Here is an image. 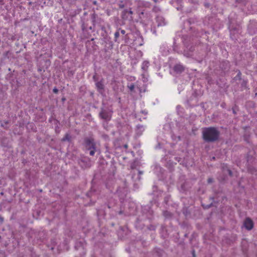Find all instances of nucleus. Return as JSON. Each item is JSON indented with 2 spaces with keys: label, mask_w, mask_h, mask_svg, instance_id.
I'll list each match as a JSON object with an SVG mask.
<instances>
[{
  "label": "nucleus",
  "mask_w": 257,
  "mask_h": 257,
  "mask_svg": "<svg viewBox=\"0 0 257 257\" xmlns=\"http://www.w3.org/2000/svg\"><path fill=\"white\" fill-rule=\"evenodd\" d=\"M127 87L131 91H133L135 88V85L134 84L132 83L130 84V85H128Z\"/></svg>",
  "instance_id": "9b49d317"
},
{
  "label": "nucleus",
  "mask_w": 257,
  "mask_h": 257,
  "mask_svg": "<svg viewBox=\"0 0 257 257\" xmlns=\"http://www.w3.org/2000/svg\"><path fill=\"white\" fill-rule=\"evenodd\" d=\"M93 79H94V80L95 81H96V78H95V76H94L93 77Z\"/></svg>",
  "instance_id": "b1692460"
},
{
  "label": "nucleus",
  "mask_w": 257,
  "mask_h": 257,
  "mask_svg": "<svg viewBox=\"0 0 257 257\" xmlns=\"http://www.w3.org/2000/svg\"><path fill=\"white\" fill-rule=\"evenodd\" d=\"M164 215H165V216H167V215H170V213H169V212H167V211H166V212H165L164 213Z\"/></svg>",
  "instance_id": "6ab92c4d"
},
{
  "label": "nucleus",
  "mask_w": 257,
  "mask_h": 257,
  "mask_svg": "<svg viewBox=\"0 0 257 257\" xmlns=\"http://www.w3.org/2000/svg\"><path fill=\"white\" fill-rule=\"evenodd\" d=\"M99 116L102 119L108 121L111 118V112L105 109H101V111L99 112Z\"/></svg>",
  "instance_id": "7ed1b4c3"
},
{
  "label": "nucleus",
  "mask_w": 257,
  "mask_h": 257,
  "mask_svg": "<svg viewBox=\"0 0 257 257\" xmlns=\"http://www.w3.org/2000/svg\"><path fill=\"white\" fill-rule=\"evenodd\" d=\"M174 70L176 72L181 73L184 71L185 67L182 65L179 64L174 66Z\"/></svg>",
  "instance_id": "0eeeda50"
},
{
  "label": "nucleus",
  "mask_w": 257,
  "mask_h": 257,
  "mask_svg": "<svg viewBox=\"0 0 257 257\" xmlns=\"http://www.w3.org/2000/svg\"><path fill=\"white\" fill-rule=\"evenodd\" d=\"M139 173L140 175H142L143 174V172L141 171H139Z\"/></svg>",
  "instance_id": "5701e85b"
},
{
  "label": "nucleus",
  "mask_w": 257,
  "mask_h": 257,
  "mask_svg": "<svg viewBox=\"0 0 257 257\" xmlns=\"http://www.w3.org/2000/svg\"><path fill=\"white\" fill-rule=\"evenodd\" d=\"M149 62L147 61H145L143 62L142 65V69L146 71L149 67Z\"/></svg>",
  "instance_id": "1a4fd4ad"
},
{
  "label": "nucleus",
  "mask_w": 257,
  "mask_h": 257,
  "mask_svg": "<svg viewBox=\"0 0 257 257\" xmlns=\"http://www.w3.org/2000/svg\"><path fill=\"white\" fill-rule=\"evenodd\" d=\"M220 132L215 127H206L202 131L203 139L206 142H215L218 140Z\"/></svg>",
  "instance_id": "f257e3e1"
},
{
  "label": "nucleus",
  "mask_w": 257,
  "mask_h": 257,
  "mask_svg": "<svg viewBox=\"0 0 257 257\" xmlns=\"http://www.w3.org/2000/svg\"><path fill=\"white\" fill-rule=\"evenodd\" d=\"M208 183L213 182V179L212 178H209L207 180Z\"/></svg>",
  "instance_id": "dca6fc26"
},
{
  "label": "nucleus",
  "mask_w": 257,
  "mask_h": 257,
  "mask_svg": "<svg viewBox=\"0 0 257 257\" xmlns=\"http://www.w3.org/2000/svg\"><path fill=\"white\" fill-rule=\"evenodd\" d=\"M84 146L86 149L89 151V154L93 156L96 152V144L92 138H86L84 140Z\"/></svg>",
  "instance_id": "f03ea898"
},
{
  "label": "nucleus",
  "mask_w": 257,
  "mask_h": 257,
  "mask_svg": "<svg viewBox=\"0 0 257 257\" xmlns=\"http://www.w3.org/2000/svg\"><path fill=\"white\" fill-rule=\"evenodd\" d=\"M0 220H1L2 221H3V219L2 217H0Z\"/></svg>",
  "instance_id": "bb28decb"
},
{
  "label": "nucleus",
  "mask_w": 257,
  "mask_h": 257,
  "mask_svg": "<svg viewBox=\"0 0 257 257\" xmlns=\"http://www.w3.org/2000/svg\"><path fill=\"white\" fill-rule=\"evenodd\" d=\"M228 171H229V174L231 175V171H230V170H229Z\"/></svg>",
  "instance_id": "a878e982"
},
{
  "label": "nucleus",
  "mask_w": 257,
  "mask_h": 257,
  "mask_svg": "<svg viewBox=\"0 0 257 257\" xmlns=\"http://www.w3.org/2000/svg\"><path fill=\"white\" fill-rule=\"evenodd\" d=\"M121 34H125V31H124V30H121Z\"/></svg>",
  "instance_id": "412c9836"
},
{
  "label": "nucleus",
  "mask_w": 257,
  "mask_h": 257,
  "mask_svg": "<svg viewBox=\"0 0 257 257\" xmlns=\"http://www.w3.org/2000/svg\"><path fill=\"white\" fill-rule=\"evenodd\" d=\"M194 50V48L192 46H191L189 49L186 48V49L184 50V55L187 58L191 57L193 56V52Z\"/></svg>",
  "instance_id": "423d86ee"
},
{
  "label": "nucleus",
  "mask_w": 257,
  "mask_h": 257,
  "mask_svg": "<svg viewBox=\"0 0 257 257\" xmlns=\"http://www.w3.org/2000/svg\"><path fill=\"white\" fill-rule=\"evenodd\" d=\"M53 91L55 93H57L58 91V89L56 88H54Z\"/></svg>",
  "instance_id": "a211bd4d"
},
{
  "label": "nucleus",
  "mask_w": 257,
  "mask_h": 257,
  "mask_svg": "<svg viewBox=\"0 0 257 257\" xmlns=\"http://www.w3.org/2000/svg\"><path fill=\"white\" fill-rule=\"evenodd\" d=\"M92 19H93V22L94 21V19L95 18V14H93L92 16Z\"/></svg>",
  "instance_id": "aec40b11"
},
{
  "label": "nucleus",
  "mask_w": 257,
  "mask_h": 257,
  "mask_svg": "<svg viewBox=\"0 0 257 257\" xmlns=\"http://www.w3.org/2000/svg\"><path fill=\"white\" fill-rule=\"evenodd\" d=\"M95 85L97 88V91L100 93L103 94L104 92V85L102 81H96Z\"/></svg>",
  "instance_id": "39448f33"
},
{
  "label": "nucleus",
  "mask_w": 257,
  "mask_h": 257,
  "mask_svg": "<svg viewBox=\"0 0 257 257\" xmlns=\"http://www.w3.org/2000/svg\"><path fill=\"white\" fill-rule=\"evenodd\" d=\"M10 54V52L9 51H7L4 54V55L5 56V58H9V54Z\"/></svg>",
  "instance_id": "4468645a"
},
{
  "label": "nucleus",
  "mask_w": 257,
  "mask_h": 257,
  "mask_svg": "<svg viewBox=\"0 0 257 257\" xmlns=\"http://www.w3.org/2000/svg\"><path fill=\"white\" fill-rule=\"evenodd\" d=\"M119 36V32L117 31L114 34V37H115V41H116V39L118 38V37Z\"/></svg>",
  "instance_id": "ddd939ff"
},
{
  "label": "nucleus",
  "mask_w": 257,
  "mask_h": 257,
  "mask_svg": "<svg viewBox=\"0 0 257 257\" xmlns=\"http://www.w3.org/2000/svg\"><path fill=\"white\" fill-rule=\"evenodd\" d=\"M235 80H240L241 79V73L240 71L238 72L237 75L234 77Z\"/></svg>",
  "instance_id": "f8f14e48"
},
{
  "label": "nucleus",
  "mask_w": 257,
  "mask_h": 257,
  "mask_svg": "<svg viewBox=\"0 0 257 257\" xmlns=\"http://www.w3.org/2000/svg\"><path fill=\"white\" fill-rule=\"evenodd\" d=\"M244 226L247 230H251L253 226L252 221L249 218H246L244 221Z\"/></svg>",
  "instance_id": "20e7f679"
},
{
  "label": "nucleus",
  "mask_w": 257,
  "mask_h": 257,
  "mask_svg": "<svg viewBox=\"0 0 257 257\" xmlns=\"http://www.w3.org/2000/svg\"><path fill=\"white\" fill-rule=\"evenodd\" d=\"M137 127L138 129H140L142 131H144L145 130L144 127L142 125H138Z\"/></svg>",
  "instance_id": "2eb2a0df"
},
{
  "label": "nucleus",
  "mask_w": 257,
  "mask_h": 257,
  "mask_svg": "<svg viewBox=\"0 0 257 257\" xmlns=\"http://www.w3.org/2000/svg\"><path fill=\"white\" fill-rule=\"evenodd\" d=\"M156 21L158 26H164L166 24L165 19L162 16H158L156 17Z\"/></svg>",
  "instance_id": "6e6552de"
},
{
  "label": "nucleus",
  "mask_w": 257,
  "mask_h": 257,
  "mask_svg": "<svg viewBox=\"0 0 257 257\" xmlns=\"http://www.w3.org/2000/svg\"><path fill=\"white\" fill-rule=\"evenodd\" d=\"M70 136L69 135L66 134L65 136L62 139V141H69L70 140Z\"/></svg>",
  "instance_id": "9d476101"
},
{
  "label": "nucleus",
  "mask_w": 257,
  "mask_h": 257,
  "mask_svg": "<svg viewBox=\"0 0 257 257\" xmlns=\"http://www.w3.org/2000/svg\"><path fill=\"white\" fill-rule=\"evenodd\" d=\"M128 13L131 15L133 14V11H132L131 10L128 11Z\"/></svg>",
  "instance_id": "4be33fe9"
},
{
  "label": "nucleus",
  "mask_w": 257,
  "mask_h": 257,
  "mask_svg": "<svg viewBox=\"0 0 257 257\" xmlns=\"http://www.w3.org/2000/svg\"><path fill=\"white\" fill-rule=\"evenodd\" d=\"M236 2H238V3H240L241 2L242 0H236Z\"/></svg>",
  "instance_id": "393cba45"
},
{
  "label": "nucleus",
  "mask_w": 257,
  "mask_h": 257,
  "mask_svg": "<svg viewBox=\"0 0 257 257\" xmlns=\"http://www.w3.org/2000/svg\"><path fill=\"white\" fill-rule=\"evenodd\" d=\"M131 167L132 169H134L136 167L135 162L134 163L132 164Z\"/></svg>",
  "instance_id": "f3484780"
}]
</instances>
